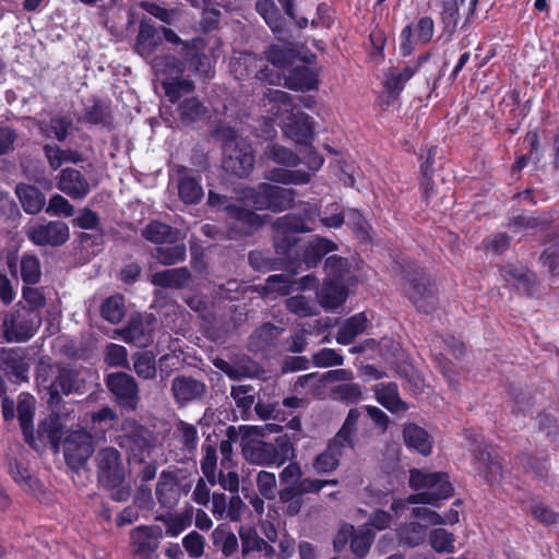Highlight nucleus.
Returning <instances> with one entry per match:
<instances>
[{
    "mask_svg": "<svg viewBox=\"0 0 559 559\" xmlns=\"http://www.w3.org/2000/svg\"><path fill=\"white\" fill-rule=\"evenodd\" d=\"M261 103L271 116L281 120V127L286 136L300 144L311 140L313 136L311 118L302 111H295L293 98L287 92L266 88Z\"/></svg>",
    "mask_w": 559,
    "mask_h": 559,
    "instance_id": "nucleus-1",
    "label": "nucleus"
},
{
    "mask_svg": "<svg viewBox=\"0 0 559 559\" xmlns=\"http://www.w3.org/2000/svg\"><path fill=\"white\" fill-rule=\"evenodd\" d=\"M214 135L222 142L223 168L239 178L249 176L254 165L251 145L230 127H218Z\"/></svg>",
    "mask_w": 559,
    "mask_h": 559,
    "instance_id": "nucleus-2",
    "label": "nucleus"
},
{
    "mask_svg": "<svg viewBox=\"0 0 559 559\" xmlns=\"http://www.w3.org/2000/svg\"><path fill=\"white\" fill-rule=\"evenodd\" d=\"M297 192L267 182L259 183L255 188H245L239 193V202L247 209L255 211L284 212L295 205Z\"/></svg>",
    "mask_w": 559,
    "mask_h": 559,
    "instance_id": "nucleus-3",
    "label": "nucleus"
},
{
    "mask_svg": "<svg viewBox=\"0 0 559 559\" xmlns=\"http://www.w3.org/2000/svg\"><path fill=\"white\" fill-rule=\"evenodd\" d=\"M409 486L418 491L407 497L406 502L412 504L421 503L437 507L441 500L450 498L454 492L449 475L443 472L413 469L409 475Z\"/></svg>",
    "mask_w": 559,
    "mask_h": 559,
    "instance_id": "nucleus-4",
    "label": "nucleus"
},
{
    "mask_svg": "<svg viewBox=\"0 0 559 559\" xmlns=\"http://www.w3.org/2000/svg\"><path fill=\"white\" fill-rule=\"evenodd\" d=\"M403 290L416 309L431 313L438 307L437 289L425 272L414 262L407 263L402 271Z\"/></svg>",
    "mask_w": 559,
    "mask_h": 559,
    "instance_id": "nucleus-5",
    "label": "nucleus"
},
{
    "mask_svg": "<svg viewBox=\"0 0 559 559\" xmlns=\"http://www.w3.org/2000/svg\"><path fill=\"white\" fill-rule=\"evenodd\" d=\"M209 204L222 207L231 225L228 233L229 239H237L241 236H249L265 224V217L247 209L243 203H230L225 195L217 194L213 191L209 192Z\"/></svg>",
    "mask_w": 559,
    "mask_h": 559,
    "instance_id": "nucleus-6",
    "label": "nucleus"
},
{
    "mask_svg": "<svg viewBox=\"0 0 559 559\" xmlns=\"http://www.w3.org/2000/svg\"><path fill=\"white\" fill-rule=\"evenodd\" d=\"M119 445L129 453V459L144 462L154 445V435L135 419L127 418L121 424Z\"/></svg>",
    "mask_w": 559,
    "mask_h": 559,
    "instance_id": "nucleus-7",
    "label": "nucleus"
},
{
    "mask_svg": "<svg viewBox=\"0 0 559 559\" xmlns=\"http://www.w3.org/2000/svg\"><path fill=\"white\" fill-rule=\"evenodd\" d=\"M41 324V316L35 309L16 308L5 314L2 328L7 342H25L29 340Z\"/></svg>",
    "mask_w": 559,
    "mask_h": 559,
    "instance_id": "nucleus-8",
    "label": "nucleus"
},
{
    "mask_svg": "<svg viewBox=\"0 0 559 559\" xmlns=\"http://www.w3.org/2000/svg\"><path fill=\"white\" fill-rule=\"evenodd\" d=\"M104 382L121 409L127 412L138 409L141 401L140 388L133 376L123 371L111 372L105 377Z\"/></svg>",
    "mask_w": 559,
    "mask_h": 559,
    "instance_id": "nucleus-9",
    "label": "nucleus"
},
{
    "mask_svg": "<svg viewBox=\"0 0 559 559\" xmlns=\"http://www.w3.org/2000/svg\"><path fill=\"white\" fill-rule=\"evenodd\" d=\"M26 235L36 246L60 247L70 238V228L62 221L39 218L31 222Z\"/></svg>",
    "mask_w": 559,
    "mask_h": 559,
    "instance_id": "nucleus-10",
    "label": "nucleus"
},
{
    "mask_svg": "<svg viewBox=\"0 0 559 559\" xmlns=\"http://www.w3.org/2000/svg\"><path fill=\"white\" fill-rule=\"evenodd\" d=\"M97 477L107 488H117L124 481V467L120 452L114 447H105L95 456Z\"/></svg>",
    "mask_w": 559,
    "mask_h": 559,
    "instance_id": "nucleus-11",
    "label": "nucleus"
},
{
    "mask_svg": "<svg viewBox=\"0 0 559 559\" xmlns=\"http://www.w3.org/2000/svg\"><path fill=\"white\" fill-rule=\"evenodd\" d=\"M156 319L152 313H133L127 324L115 334L128 344L144 348L153 342Z\"/></svg>",
    "mask_w": 559,
    "mask_h": 559,
    "instance_id": "nucleus-12",
    "label": "nucleus"
},
{
    "mask_svg": "<svg viewBox=\"0 0 559 559\" xmlns=\"http://www.w3.org/2000/svg\"><path fill=\"white\" fill-rule=\"evenodd\" d=\"M93 452V436L87 431H72L63 440L64 460L72 469L84 468Z\"/></svg>",
    "mask_w": 559,
    "mask_h": 559,
    "instance_id": "nucleus-13",
    "label": "nucleus"
},
{
    "mask_svg": "<svg viewBox=\"0 0 559 559\" xmlns=\"http://www.w3.org/2000/svg\"><path fill=\"white\" fill-rule=\"evenodd\" d=\"M190 484H181L178 471H162L155 487V497L160 508L173 510L182 493H188Z\"/></svg>",
    "mask_w": 559,
    "mask_h": 559,
    "instance_id": "nucleus-14",
    "label": "nucleus"
},
{
    "mask_svg": "<svg viewBox=\"0 0 559 559\" xmlns=\"http://www.w3.org/2000/svg\"><path fill=\"white\" fill-rule=\"evenodd\" d=\"M305 222L295 215H284L273 223V238L276 252L287 254L297 243V234L309 231Z\"/></svg>",
    "mask_w": 559,
    "mask_h": 559,
    "instance_id": "nucleus-15",
    "label": "nucleus"
},
{
    "mask_svg": "<svg viewBox=\"0 0 559 559\" xmlns=\"http://www.w3.org/2000/svg\"><path fill=\"white\" fill-rule=\"evenodd\" d=\"M163 538L160 526H138L130 533L131 552L140 559H152Z\"/></svg>",
    "mask_w": 559,
    "mask_h": 559,
    "instance_id": "nucleus-16",
    "label": "nucleus"
},
{
    "mask_svg": "<svg viewBox=\"0 0 559 559\" xmlns=\"http://www.w3.org/2000/svg\"><path fill=\"white\" fill-rule=\"evenodd\" d=\"M84 386L85 381L81 377L80 371L66 367L60 368L58 376L48 388L50 395L48 400L49 406L55 407L61 402L60 394L82 393Z\"/></svg>",
    "mask_w": 559,
    "mask_h": 559,
    "instance_id": "nucleus-17",
    "label": "nucleus"
},
{
    "mask_svg": "<svg viewBox=\"0 0 559 559\" xmlns=\"http://www.w3.org/2000/svg\"><path fill=\"white\" fill-rule=\"evenodd\" d=\"M284 332V328L265 322L249 335L247 347L253 354L270 355L277 348Z\"/></svg>",
    "mask_w": 559,
    "mask_h": 559,
    "instance_id": "nucleus-18",
    "label": "nucleus"
},
{
    "mask_svg": "<svg viewBox=\"0 0 559 559\" xmlns=\"http://www.w3.org/2000/svg\"><path fill=\"white\" fill-rule=\"evenodd\" d=\"M0 370L13 383L28 382L29 365L22 348L0 347Z\"/></svg>",
    "mask_w": 559,
    "mask_h": 559,
    "instance_id": "nucleus-19",
    "label": "nucleus"
},
{
    "mask_svg": "<svg viewBox=\"0 0 559 559\" xmlns=\"http://www.w3.org/2000/svg\"><path fill=\"white\" fill-rule=\"evenodd\" d=\"M212 362L215 368L223 371L234 381H239L245 378H255L263 372L259 364L247 355L234 356L229 361L216 357Z\"/></svg>",
    "mask_w": 559,
    "mask_h": 559,
    "instance_id": "nucleus-20",
    "label": "nucleus"
},
{
    "mask_svg": "<svg viewBox=\"0 0 559 559\" xmlns=\"http://www.w3.org/2000/svg\"><path fill=\"white\" fill-rule=\"evenodd\" d=\"M171 394L181 406L202 400L207 393L206 384L189 376H176L171 381Z\"/></svg>",
    "mask_w": 559,
    "mask_h": 559,
    "instance_id": "nucleus-21",
    "label": "nucleus"
},
{
    "mask_svg": "<svg viewBox=\"0 0 559 559\" xmlns=\"http://www.w3.org/2000/svg\"><path fill=\"white\" fill-rule=\"evenodd\" d=\"M57 188L74 200L84 199L90 192V183L85 176L71 167L61 170Z\"/></svg>",
    "mask_w": 559,
    "mask_h": 559,
    "instance_id": "nucleus-22",
    "label": "nucleus"
},
{
    "mask_svg": "<svg viewBox=\"0 0 559 559\" xmlns=\"http://www.w3.org/2000/svg\"><path fill=\"white\" fill-rule=\"evenodd\" d=\"M35 400L29 394H21L17 402V417L24 440L33 449L38 448L37 439L34 436L33 416Z\"/></svg>",
    "mask_w": 559,
    "mask_h": 559,
    "instance_id": "nucleus-23",
    "label": "nucleus"
},
{
    "mask_svg": "<svg viewBox=\"0 0 559 559\" xmlns=\"http://www.w3.org/2000/svg\"><path fill=\"white\" fill-rule=\"evenodd\" d=\"M162 43L163 37L159 31L151 22L142 20L136 36V52L144 58H148Z\"/></svg>",
    "mask_w": 559,
    "mask_h": 559,
    "instance_id": "nucleus-24",
    "label": "nucleus"
},
{
    "mask_svg": "<svg viewBox=\"0 0 559 559\" xmlns=\"http://www.w3.org/2000/svg\"><path fill=\"white\" fill-rule=\"evenodd\" d=\"M176 439L181 444L182 457L179 462L193 460L198 450L199 435L198 429L194 425L185 420H179L176 424L175 431Z\"/></svg>",
    "mask_w": 559,
    "mask_h": 559,
    "instance_id": "nucleus-25",
    "label": "nucleus"
},
{
    "mask_svg": "<svg viewBox=\"0 0 559 559\" xmlns=\"http://www.w3.org/2000/svg\"><path fill=\"white\" fill-rule=\"evenodd\" d=\"M243 457L257 465H272L275 460V448L273 443L262 440H250L242 448Z\"/></svg>",
    "mask_w": 559,
    "mask_h": 559,
    "instance_id": "nucleus-26",
    "label": "nucleus"
},
{
    "mask_svg": "<svg viewBox=\"0 0 559 559\" xmlns=\"http://www.w3.org/2000/svg\"><path fill=\"white\" fill-rule=\"evenodd\" d=\"M374 395L377 401L391 413L408 409V405L400 397L397 384L394 382L377 384Z\"/></svg>",
    "mask_w": 559,
    "mask_h": 559,
    "instance_id": "nucleus-27",
    "label": "nucleus"
},
{
    "mask_svg": "<svg viewBox=\"0 0 559 559\" xmlns=\"http://www.w3.org/2000/svg\"><path fill=\"white\" fill-rule=\"evenodd\" d=\"M191 278V273L187 267L167 269L156 272L152 275L153 285L162 288L181 289Z\"/></svg>",
    "mask_w": 559,
    "mask_h": 559,
    "instance_id": "nucleus-28",
    "label": "nucleus"
},
{
    "mask_svg": "<svg viewBox=\"0 0 559 559\" xmlns=\"http://www.w3.org/2000/svg\"><path fill=\"white\" fill-rule=\"evenodd\" d=\"M141 235L150 242L163 246L166 243H175L180 238V231L171 226L153 221L147 224Z\"/></svg>",
    "mask_w": 559,
    "mask_h": 559,
    "instance_id": "nucleus-29",
    "label": "nucleus"
},
{
    "mask_svg": "<svg viewBox=\"0 0 559 559\" xmlns=\"http://www.w3.org/2000/svg\"><path fill=\"white\" fill-rule=\"evenodd\" d=\"M318 84L316 73L306 64L296 66L285 76V86L293 91H309Z\"/></svg>",
    "mask_w": 559,
    "mask_h": 559,
    "instance_id": "nucleus-30",
    "label": "nucleus"
},
{
    "mask_svg": "<svg viewBox=\"0 0 559 559\" xmlns=\"http://www.w3.org/2000/svg\"><path fill=\"white\" fill-rule=\"evenodd\" d=\"M15 193L22 204L23 210L27 214L39 213L46 203L44 193L38 188L31 185H17L15 188Z\"/></svg>",
    "mask_w": 559,
    "mask_h": 559,
    "instance_id": "nucleus-31",
    "label": "nucleus"
},
{
    "mask_svg": "<svg viewBox=\"0 0 559 559\" xmlns=\"http://www.w3.org/2000/svg\"><path fill=\"white\" fill-rule=\"evenodd\" d=\"M200 176L185 173L178 181V194L180 200L186 204H198L203 195L204 190L200 183Z\"/></svg>",
    "mask_w": 559,
    "mask_h": 559,
    "instance_id": "nucleus-32",
    "label": "nucleus"
},
{
    "mask_svg": "<svg viewBox=\"0 0 559 559\" xmlns=\"http://www.w3.org/2000/svg\"><path fill=\"white\" fill-rule=\"evenodd\" d=\"M403 438L406 445L423 455L431 452V440L427 431L416 424H406L403 429Z\"/></svg>",
    "mask_w": 559,
    "mask_h": 559,
    "instance_id": "nucleus-33",
    "label": "nucleus"
},
{
    "mask_svg": "<svg viewBox=\"0 0 559 559\" xmlns=\"http://www.w3.org/2000/svg\"><path fill=\"white\" fill-rule=\"evenodd\" d=\"M320 304L325 309H336L346 299V289L341 282L326 281L318 294Z\"/></svg>",
    "mask_w": 559,
    "mask_h": 559,
    "instance_id": "nucleus-34",
    "label": "nucleus"
},
{
    "mask_svg": "<svg viewBox=\"0 0 559 559\" xmlns=\"http://www.w3.org/2000/svg\"><path fill=\"white\" fill-rule=\"evenodd\" d=\"M240 539V556L239 559H248L254 551H261V547H265V539H263L253 526L241 525L238 530Z\"/></svg>",
    "mask_w": 559,
    "mask_h": 559,
    "instance_id": "nucleus-35",
    "label": "nucleus"
},
{
    "mask_svg": "<svg viewBox=\"0 0 559 559\" xmlns=\"http://www.w3.org/2000/svg\"><path fill=\"white\" fill-rule=\"evenodd\" d=\"M152 257L163 265H174L186 260L187 248L182 242L158 246L152 252Z\"/></svg>",
    "mask_w": 559,
    "mask_h": 559,
    "instance_id": "nucleus-36",
    "label": "nucleus"
},
{
    "mask_svg": "<svg viewBox=\"0 0 559 559\" xmlns=\"http://www.w3.org/2000/svg\"><path fill=\"white\" fill-rule=\"evenodd\" d=\"M474 454L476 461L479 464V471L484 473V476L488 481H493L501 475V464L493 459L492 453L489 451V447L487 444H479L476 449H474Z\"/></svg>",
    "mask_w": 559,
    "mask_h": 559,
    "instance_id": "nucleus-37",
    "label": "nucleus"
},
{
    "mask_svg": "<svg viewBox=\"0 0 559 559\" xmlns=\"http://www.w3.org/2000/svg\"><path fill=\"white\" fill-rule=\"evenodd\" d=\"M367 321L368 320L364 312L357 313L345 320L337 332V343L343 345L350 344L357 335L365 331Z\"/></svg>",
    "mask_w": 559,
    "mask_h": 559,
    "instance_id": "nucleus-38",
    "label": "nucleus"
},
{
    "mask_svg": "<svg viewBox=\"0 0 559 559\" xmlns=\"http://www.w3.org/2000/svg\"><path fill=\"white\" fill-rule=\"evenodd\" d=\"M264 179L282 185H304L310 181V175L304 170L271 168L264 173Z\"/></svg>",
    "mask_w": 559,
    "mask_h": 559,
    "instance_id": "nucleus-39",
    "label": "nucleus"
},
{
    "mask_svg": "<svg viewBox=\"0 0 559 559\" xmlns=\"http://www.w3.org/2000/svg\"><path fill=\"white\" fill-rule=\"evenodd\" d=\"M262 158L286 167H296L300 163L297 154L278 143H269L263 150Z\"/></svg>",
    "mask_w": 559,
    "mask_h": 559,
    "instance_id": "nucleus-40",
    "label": "nucleus"
},
{
    "mask_svg": "<svg viewBox=\"0 0 559 559\" xmlns=\"http://www.w3.org/2000/svg\"><path fill=\"white\" fill-rule=\"evenodd\" d=\"M399 544L408 548L420 545L426 538V527L417 522H409L396 530Z\"/></svg>",
    "mask_w": 559,
    "mask_h": 559,
    "instance_id": "nucleus-41",
    "label": "nucleus"
},
{
    "mask_svg": "<svg viewBox=\"0 0 559 559\" xmlns=\"http://www.w3.org/2000/svg\"><path fill=\"white\" fill-rule=\"evenodd\" d=\"M152 67L157 73L165 74L169 81L180 78L186 69L185 63L171 55L155 57Z\"/></svg>",
    "mask_w": 559,
    "mask_h": 559,
    "instance_id": "nucleus-42",
    "label": "nucleus"
},
{
    "mask_svg": "<svg viewBox=\"0 0 559 559\" xmlns=\"http://www.w3.org/2000/svg\"><path fill=\"white\" fill-rule=\"evenodd\" d=\"M330 397L345 404H354L362 397V389L360 384L352 381L338 383L330 388Z\"/></svg>",
    "mask_w": 559,
    "mask_h": 559,
    "instance_id": "nucleus-43",
    "label": "nucleus"
},
{
    "mask_svg": "<svg viewBox=\"0 0 559 559\" xmlns=\"http://www.w3.org/2000/svg\"><path fill=\"white\" fill-rule=\"evenodd\" d=\"M336 249V245L325 238L311 241L305 251V263L308 267L316 266L321 259Z\"/></svg>",
    "mask_w": 559,
    "mask_h": 559,
    "instance_id": "nucleus-44",
    "label": "nucleus"
},
{
    "mask_svg": "<svg viewBox=\"0 0 559 559\" xmlns=\"http://www.w3.org/2000/svg\"><path fill=\"white\" fill-rule=\"evenodd\" d=\"M373 539L374 532L370 527L362 526L357 531L355 530L349 544L350 550L355 557L358 559L365 558L370 550Z\"/></svg>",
    "mask_w": 559,
    "mask_h": 559,
    "instance_id": "nucleus-45",
    "label": "nucleus"
},
{
    "mask_svg": "<svg viewBox=\"0 0 559 559\" xmlns=\"http://www.w3.org/2000/svg\"><path fill=\"white\" fill-rule=\"evenodd\" d=\"M133 369L138 377L151 380L156 377V361L152 352H139L132 355Z\"/></svg>",
    "mask_w": 559,
    "mask_h": 559,
    "instance_id": "nucleus-46",
    "label": "nucleus"
},
{
    "mask_svg": "<svg viewBox=\"0 0 559 559\" xmlns=\"http://www.w3.org/2000/svg\"><path fill=\"white\" fill-rule=\"evenodd\" d=\"M253 388L251 385H234L230 390V396L235 401L237 408L240 412V417L246 420L254 404V395L252 394Z\"/></svg>",
    "mask_w": 559,
    "mask_h": 559,
    "instance_id": "nucleus-47",
    "label": "nucleus"
},
{
    "mask_svg": "<svg viewBox=\"0 0 559 559\" xmlns=\"http://www.w3.org/2000/svg\"><path fill=\"white\" fill-rule=\"evenodd\" d=\"M214 545L218 546L225 557L240 555V545L238 537L233 532H226L219 527L215 528L213 534Z\"/></svg>",
    "mask_w": 559,
    "mask_h": 559,
    "instance_id": "nucleus-48",
    "label": "nucleus"
},
{
    "mask_svg": "<svg viewBox=\"0 0 559 559\" xmlns=\"http://www.w3.org/2000/svg\"><path fill=\"white\" fill-rule=\"evenodd\" d=\"M102 317L112 323H119L126 314L124 299L121 295L106 298L102 305Z\"/></svg>",
    "mask_w": 559,
    "mask_h": 559,
    "instance_id": "nucleus-49",
    "label": "nucleus"
},
{
    "mask_svg": "<svg viewBox=\"0 0 559 559\" xmlns=\"http://www.w3.org/2000/svg\"><path fill=\"white\" fill-rule=\"evenodd\" d=\"M103 355L105 364L111 368H130L128 350L122 345L109 343L105 346Z\"/></svg>",
    "mask_w": 559,
    "mask_h": 559,
    "instance_id": "nucleus-50",
    "label": "nucleus"
},
{
    "mask_svg": "<svg viewBox=\"0 0 559 559\" xmlns=\"http://www.w3.org/2000/svg\"><path fill=\"white\" fill-rule=\"evenodd\" d=\"M417 67H405L403 70H392L385 81V87L391 95L397 96L404 88L405 83L414 75Z\"/></svg>",
    "mask_w": 559,
    "mask_h": 559,
    "instance_id": "nucleus-51",
    "label": "nucleus"
},
{
    "mask_svg": "<svg viewBox=\"0 0 559 559\" xmlns=\"http://www.w3.org/2000/svg\"><path fill=\"white\" fill-rule=\"evenodd\" d=\"M506 282L515 285L518 288L528 289L535 283V275L526 267H510L502 271Z\"/></svg>",
    "mask_w": 559,
    "mask_h": 559,
    "instance_id": "nucleus-52",
    "label": "nucleus"
},
{
    "mask_svg": "<svg viewBox=\"0 0 559 559\" xmlns=\"http://www.w3.org/2000/svg\"><path fill=\"white\" fill-rule=\"evenodd\" d=\"M455 537L444 528H433L429 533V543L437 552H454Z\"/></svg>",
    "mask_w": 559,
    "mask_h": 559,
    "instance_id": "nucleus-53",
    "label": "nucleus"
},
{
    "mask_svg": "<svg viewBox=\"0 0 559 559\" xmlns=\"http://www.w3.org/2000/svg\"><path fill=\"white\" fill-rule=\"evenodd\" d=\"M201 471L210 485L216 484L217 450L215 444L203 445Z\"/></svg>",
    "mask_w": 559,
    "mask_h": 559,
    "instance_id": "nucleus-54",
    "label": "nucleus"
},
{
    "mask_svg": "<svg viewBox=\"0 0 559 559\" xmlns=\"http://www.w3.org/2000/svg\"><path fill=\"white\" fill-rule=\"evenodd\" d=\"M21 276L25 284L34 285L41 276L40 262L37 257L25 254L21 259Z\"/></svg>",
    "mask_w": 559,
    "mask_h": 559,
    "instance_id": "nucleus-55",
    "label": "nucleus"
},
{
    "mask_svg": "<svg viewBox=\"0 0 559 559\" xmlns=\"http://www.w3.org/2000/svg\"><path fill=\"white\" fill-rule=\"evenodd\" d=\"M520 463L526 473L532 474L539 480H546L548 477V466L544 459H538L528 453L520 456Z\"/></svg>",
    "mask_w": 559,
    "mask_h": 559,
    "instance_id": "nucleus-56",
    "label": "nucleus"
},
{
    "mask_svg": "<svg viewBox=\"0 0 559 559\" xmlns=\"http://www.w3.org/2000/svg\"><path fill=\"white\" fill-rule=\"evenodd\" d=\"M285 307L286 309L300 317H311L316 314V306L309 298H307L304 295H297L289 297L285 300Z\"/></svg>",
    "mask_w": 559,
    "mask_h": 559,
    "instance_id": "nucleus-57",
    "label": "nucleus"
},
{
    "mask_svg": "<svg viewBox=\"0 0 559 559\" xmlns=\"http://www.w3.org/2000/svg\"><path fill=\"white\" fill-rule=\"evenodd\" d=\"M38 440L40 442H49L56 450L58 449L61 438L59 418H50L39 425Z\"/></svg>",
    "mask_w": 559,
    "mask_h": 559,
    "instance_id": "nucleus-58",
    "label": "nucleus"
},
{
    "mask_svg": "<svg viewBox=\"0 0 559 559\" xmlns=\"http://www.w3.org/2000/svg\"><path fill=\"white\" fill-rule=\"evenodd\" d=\"M340 460L341 456L326 447L323 452L313 459L312 467L318 474H330L338 467Z\"/></svg>",
    "mask_w": 559,
    "mask_h": 559,
    "instance_id": "nucleus-59",
    "label": "nucleus"
},
{
    "mask_svg": "<svg viewBox=\"0 0 559 559\" xmlns=\"http://www.w3.org/2000/svg\"><path fill=\"white\" fill-rule=\"evenodd\" d=\"M178 111L182 122L191 123L204 115L205 108L198 98L191 97L179 104Z\"/></svg>",
    "mask_w": 559,
    "mask_h": 559,
    "instance_id": "nucleus-60",
    "label": "nucleus"
},
{
    "mask_svg": "<svg viewBox=\"0 0 559 559\" xmlns=\"http://www.w3.org/2000/svg\"><path fill=\"white\" fill-rule=\"evenodd\" d=\"M297 55L295 50L283 46H271L266 51V59L273 66L282 69L293 64Z\"/></svg>",
    "mask_w": 559,
    "mask_h": 559,
    "instance_id": "nucleus-61",
    "label": "nucleus"
},
{
    "mask_svg": "<svg viewBox=\"0 0 559 559\" xmlns=\"http://www.w3.org/2000/svg\"><path fill=\"white\" fill-rule=\"evenodd\" d=\"M165 93L171 103H177L182 95L190 94L194 90V84L190 80L175 79L163 83Z\"/></svg>",
    "mask_w": 559,
    "mask_h": 559,
    "instance_id": "nucleus-62",
    "label": "nucleus"
},
{
    "mask_svg": "<svg viewBox=\"0 0 559 559\" xmlns=\"http://www.w3.org/2000/svg\"><path fill=\"white\" fill-rule=\"evenodd\" d=\"M84 117L87 122L94 124H109L111 121L109 107L100 100H95L91 106H87Z\"/></svg>",
    "mask_w": 559,
    "mask_h": 559,
    "instance_id": "nucleus-63",
    "label": "nucleus"
},
{
    "mask_svg": "<svg viewBox=\"0 0 559 559\" xmlns=\"http://www.w3.org/2000/svg\"><path fill=\"white\" fill-rule=\"evenodd\" d=\"M278 498L285 504V513L290 516L297 515L304 506L302 497L289 487H283L278 491Z\"/></svg>",
    "mask_w": 559,
    "mask_h": 559,
    "instance_id": "nucleus-64",
    "label": "nucleus"
}]
</instances>
